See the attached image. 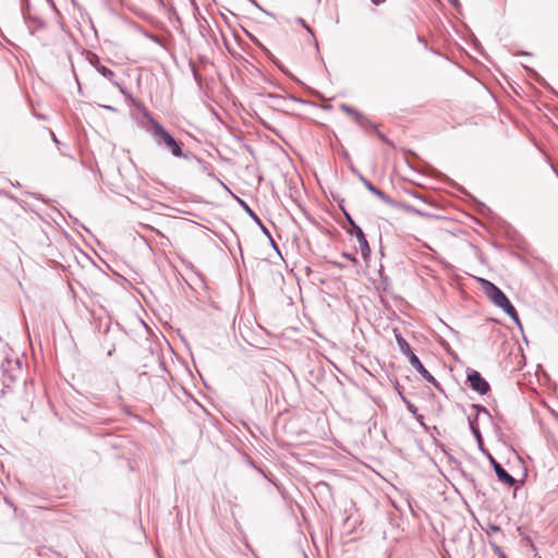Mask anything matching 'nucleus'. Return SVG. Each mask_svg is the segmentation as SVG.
<instances>
[{
	"mask_svg": "<svg viewBox=\"0 0 558 558\" xmlns=\"http://www.w3.org/2000/svg\"><path fill=\"white\" fill-rule=\"evenodd\" d=\"M147 132L151 135L156 145L167 148L174 157L189 159V156L182 149L183 144L177 141L168 130L151 117L149 118Z\"/></svg>",
	"mask_w": 558,
	"mask_h": 558,
	"instance_id": "1",
	"label": "nucleus"
},
{
	"mask_svg": "<svg viewBox=\"0 0 558 558\" xmlns=\"http://www.w3.org/2000/svg\"><path fill=\"white\" fill-rule=\"evenodd\" d=\"M396 341L399 347L400 352L405 355L411 364V366L429 384H432L436 389L441 390L440 384L437 379L425 368L422 364L417 355L412 351V348L408 343V341L403 338V336L395 329Z\"/></svg>",
	"mask_w": 558,
	"mask_h": 558,
	"instance_id": "2",
	"label": "nucleus"
},
{
	"mask_svg": "<svg viewBox=\"0 0 558 558\" xmlns=\"http://www.w3.org/2000/svg\"><path fill=\"white\" fill-rule=\"evenodd\" d=\"M482 286L487 298L498 307H500L508 316L519 324V316L515 307L507 298V295L493 282L483 279Z\"/></svg>",
	"mask_w": 558,
	"mask_h": 558,
	"instance_id": "3",
	"label": "nucleus"
},
{
	"mask_svg": "<svg viewBox=\"0 0 558 558\" xmlns=\"http://www.w3.org/2000/svg\"><path fill=\"white\" fill-rule=\"evenodd\" d=\"M268 379L269 376L265 372H257L250 378L248 387L253 403L263 404L268 401L270 396Z\"/></svg>",
	"mask_w": 558,
	"mask_h": 558,
	"instance_id": "4",
	"label": "nucleus"
},
{
	"mask_svg": "<svg viewBox=\"0 0 558 558\" xmlns=\"http://www.w3.org/2000/svg\"><path fill=\"white\" fill-rule=\"evenodd\" d=\"M344 218L350 226V229L348 230V233L351 236H355L361 248L362 257L366 260L371 256V247L366 240L365 233L363 232L362 228L355 222V220L352 218V216L344 211Z\"/></svg>",
	"mask_w": 558,
	"mask_h": 558,
	"instance_id": "5",
	"label": "nucleus"
},
{
	"mask_svg": "<svg viewBox=\"0 0 558 558\" xmlns=\"http://www.w3.org/2000/svg\"><path fill=\"white\" fill-rule=\"evenodd\" d=\"M466 383L472 390L480 395H486L490 390L489 383L475 369L466 371Z\"/></svg>",
	"mask_w": 558,
	"mask_h": 558,
	"instance_id": "6",
	"label": "nucleus"
},
{
	"mask_svg": "<svg viewBox=\"0 0 558 558\" xmlns=\"http://www.w3.org/2000/svg\"><path fill=\"white\" fill-rule=\"evenodd\" d=\"M360 181L363 183V185L366 187L367 191H369L372 194L377 196L379 199H381L387 205H395V199L384 193L381 190L377 189L371 181H368L364 175H360Z\"/></svg>",
	"mask_w": 558,
	"mask_h": 558,
	"instance_id": "7",
	"label": "nucleus"
},
{
	"mask_svg": "<svg viewBox=\"0 0 558 558\" xmlns=\"http://www.w3.org/2000/svg\"><path fill=\"white\" fill-rule=\"evenodd\" d=\"M97 72L106 80H108L113 86H116L122 95L129 96L126 88L116 80V74L112 70H110L106 65H102L99 66Z\"/></svg>",
	"mask_w": 558,
	"mask_h": 558,
	"instance_id": "8",
	"label": "nucleus"
},
{
	"mask_svg": "<svg viewBox=\"0 0 558 558\" xmlns=\"http://www.w3.org/2000/svg\"><path fill=\"white\" fill-rule=\"evenodd\" d=\"M23 16L25 22L28 24V28L31 29L32 34L46 27V22L43 19L38 16H32L29 12H23Z\"/></svg>",
	"mask_w": 558,
	"mask_h": 558,
	"instance_id": "9",
	"label": "nucleus"
},
{
	"mask_svg": "<svg viewBox=\"0 0 558 558\" xmlns=\"http://www.w3.org/2000/svg\"><path fill=\"white\" fill-rule=\"evenodd\" d=\"M495 474L508 487H512L515 484V478L501 464L495 465Z\"/></svg>",
	"mask_w": 558,
	"mask_h": 558,
	"instance_id": "10",
	"label": "nucleus"
},
{
	"mask_svg": "<svg viewBox=\"0 0 558 558\" xmlns=\"http://www.w3.org/2000/svg\"><path fill=\"white\" fill-rule=\"evenodd\" d=\"M390 207H393V208H400L407 213H410V214H413V215H416L418 217H426L428 216L425 211L423 210H420L417 208H415L414 206L408 204V203H403V202H398L395 199V205H389Z\"/></svg>",
	"mask_w": 558,
	"mask_h": 558,
	"instance_id": "11",
	"label": "nucleus"
},
{
	"mask_svg": "<svg viewBox=\"0 0 558 558\" xmlns=\"http://www.w3.org/2000/svg\"><path fill=\"white\" fill-rule=\"evenodd\" d=\"M468 421H469L470 429L478 442L480 449L482 451H484V448L482 445V434H481V430H480L478 424H477V415H475L474 417L469 416Z\"/></svg>",
	"mask_w": 558,
	"mask_h": 558,
	"instance_id": "12",
	"label": "nucleus"
},
{
	"mask_svg": "<svg viewBox=\"0 0 558 558\" xmlns=\"http://www.w3.org/2000/svg\"><path fill=\"white\" fill-rule=\"evenodd\" d=\"M340 110L351 116L354 120L366 121L365 114L347 104H341Z\"/></svg>",
	"mask_w": 558,
	"mask_h": 558,
	"instance_id": "13",
	"label": "nucleus"
},
{
	"mask_svg": "<svg viewBox=\"0 0 558 558\" xmlns=\"http://www.w3.org/2000/svg\"><path fill=\"white\" fill-rule=\"evenodd\" d=\"M525 70L532 75V77L541 84L543 87L553 90V87L546 82L544 77H542L535 70L525 66Z\"/></svg>",
	"mask_w": 558,
	"mask_h": 558,
	"instance_id": "14",
	"label": "nucleus"
},
{
	"mask_svg": "<svg viewBox=\"0 0 558 558\" xmlns=\"http://www.w3.org/2000/svg\"><path fill=\"white\" fill-rule=\"evenodd\" d=\"M242 207L245 209V211L248 214V216L253 219V221L258 225V226H262V220L252 210V208L242 199H239Z\"/></svg>",
	"mask_w": 558,
	"mask_h": 558,
	"instance_id": "15",
	"label": "nucleus"
},
{
	"mask_svg": "<svg viewBox=\"0 0 558 558\" xmlns=\"http://www.w3.org/2000/svg\"><path fill=\"white\" fill-rule=\"evenodd\" d=\"M356 124H359L360 128H362L363 130H366L367 128H371V129H374V130H377V124H375L374 122H372L367 117H366V121H360V120H354Z\"/></svg>",
	"mask_w": 558,
	"mask_h": 558,
	"instance_id": "16",
	"label": "nucleus"
},
{
	"mask_svg": "<svg viewBox=\"0 0 558 558\" xmlns=\"http://www.w3.org/2000/svg\"><path fill=\"white\" fill-rule=\"evenodd\" d=\"M88 61L90 65L98 71L99 66H102L104 64L100 62V58L96 53H92L88 58Z\"/></svg>",
	"mask_w": 558,
	"mask_h": 558,
	"instance_id": "17",
	"label": "nucleus"
},
{
	"mask_svg": "<svg viewBox=\"0 0 558 558\" xmlns=\"http://www.w3.org/2000/svg\"><path fill=\"white\" fill-rule=\"evenodd\" d=\"M402 401L405 403L409 412L412 413L413 415H416L417 408L411 401H409L405 397H402Z\"/></svg>",
	"mask_w": 558,
	"mask_h": 558,
	"instance_id": "18",
	"label": "nucleus"
},
{
	"mask_svg": "<svg viewBox=\"0 0 558 558\" xmlns=\"http://www.w3.org/2000/svg\"><path fill=\"white\" fill-rule=\"evenodd\" d=\"M490 545L494 549V553L498 556V558H502V556L506 555L501 547H499L497 544L490 543Z\"/></svg>",
	"mask_w": 558,
	"mask_h": 558,
	"instance_id": "19",
	"label": "nucleus"
},
{
	"mask_svg": "<svg viewBox=\"0 0 558 558\" xmlns=\"http://www.w3.org/2000/svg\"><path fill=\"white\" fill-rule=\"evenodd\" d=\"M490 545L494 549V553L498 556V558H502V556L506 555L501 547H499L497 544L490 543Z\"/></svg>",
	"mask_w": 558,
	"mask_h": 558,
	"instance_id": "20",
	"label": "nucleus"
},
{
	"mask_svg": "<svg viewBox=\"0 0 558 558\" xmlns=\"http://www.w3.org/2000/svg\"><path fill=\"white\" fill-rule=\"evenodd\" d=\"M342 256H343L345 259H348V260H350V262H352V263H354V264H357V263H359V262H357V258H356L353 254H351V253L343 252V253H342Z\"/></svg>",
	"mask_w": 558,
	"mask_h": 558,
	"instance_id": "21",
	"label": "nucleus"
},
{
	"mask_svg": "<svg viewBox=\"0 0 558 558\" xmlns=\"http://www.w3.org/2000/svg\"><path fill=\"white\" fill-rule=\"evenodd\" d=\"M298 22L310 33L313 34L312 28L305 23V21L301 17L298 19Z\"/></svg>",
	"mask_w": 558,
	"mask_h": 558,
	"instance_id": "22",
	"label": "nucleus"
},
{
	"mask_svg": "<svg viewBox=\"0 0 558 558\" xmlns=\"http://www.w3.org/2000/svg\"><path fill=\"white\" fill-rule=\"evenodd\" d=\"M476 412H484L485 414H488V411L485 409V407L481 405V404H473L472 405Z\"/></svg>",
	"mask_w": 558,
	"mask_h": 558,
	"instance_id": "23",
	"label": "nucleus"
},
{
	"mask_svg": "<svg viewBox=\"0 0 558 558\" xmlns=\"http://www.w3.org/2000/svg\"><path fill=\"white\" fill-rule=\"evenodd\" d=\"M250 465L253 466L258 473L263 474L264 477H267L264 471L258 468L253 460H250Z\"/></svg>",
	"mask_w": 558,
	"mask_h": 558,
	"instance_id": "24",
	"label": "nucleus"
},
{
	"mask_svg": "<svg viewBox=\"0 0 558 558\" xmlns=\"http://www.w3.org/2000/svg\"><path fill=\"white\" fill-rule=\"evenodd\" d=\"M259 228L262 229V231L265 235H267L270 240H272L269 230L265 227V225L263 222H262V226H259ZM271 242L274 243V241H271Z\"/></svg>",
	"mask_w": 558,
	"mask_h": 558,
	"instance_id": "25",
	"label": "nucleus"
},
{
	"mask_svg": "<svg viewBox=\"0 0 558 558\" xmlns=\"http://www.w3.org/2000/svg\"><path fill=\"white\" fill-rule=\"evenodd\" d=\"M252 4H254L258 10L263 11L266 14H269L266 10H264L256 0H248Z\"/></svg>",
	"mask_w": 558,
	"mask_h": 558,
	"instance_id": "26",
	"label": "nucleus"
},
{
	"mask_svg": "<svg viewBox=\"0 0 558 558\" xmlns=\"http://www.w3.org/2000/svg\"><path fill=\"white\" fill-rule=\"evenodd\" d=\"M316 488L317 489L325 488V489L329 490V485L325 482H322V483L317 484Z\"/></svg>",
	"mask_w": 558,
	"mask_h": 558,
	"instance_id": "27",
	"label": "nucleus"
},
{
	"mask_svg": "<svg viewBox=\"0 0 558 558\" xmlns=\"http://www.w3.org/2000/svg\"><path fill=\"white\" fill-rule=\"evenodd\" d=\"M489 530H490L493 533H498V532H500V531H501L500 526H498V525H494V524L489 526Z\"/></svg>",
	"mask_w": 558,
	"mask_h": 558,
	"instance_id": "28",
	"label": "nucleus"
},
{
	"mask_svg": "<svg viewBox=\"0 0 558 558\" xmlns=\"http://www.w3.org/2000/svg\"><path fill=\"white\" fill-rule=\"evenodd\" d=\"M288 98L295 102H303V100L301 98L293 96V95H289Z\"/></svg>",
	"mask_w": 558,
	"mask_h": 558,
	"instance_id": "29",
	"label": "nucleus"
},
{
	"mask_svg": "<svg viewBox=\"0 0 558 558\" xmlns=\"http://www.w3.org/2000/svg\"><path fill=\"white\" fill-rule=\"evenodd\" d=\"M338 205H339V208L341 209V211L344 214V211H347V209L344 208V199H340L338 202Z\"/></svg>",
	"mask_w": 558,
	"mask_h": 558,
	"instance_id": "30",
	"label": "nucleus"
},
{
	"mask_svg": "<svg viewBox=\"0 0 558 558\" xmlns=\"http://www.w3.org/2000/svg\"><path fill=\"white\" fill-rule=\"evenodd\" d=\"M489 461H490V464L493 466V469L495 470V465L497 464H500L498 461H496L495 458H493L492 456H489Z\"/></svg>",
	"mask_w": 558,
	"mask_h": 558,
	"instance_id": "31",
	"label": "nucleus"
},
{
	"mask_svg": "<svg viewBox=\"0 0 558 558\" xmlns=\"http://www.w3.org/2000/svg\"><path fill=\"white\" fill-rule=\"evenodd\" d=\"M450 3H451L456 9H459V8H460V2H459V0H450Z\"/></svg>",
	"mask_w": 558,
	"mask_h": 558,
	"instance_id": "32",
	"label": "nucleus"
},
{
	"mask_svg": "<svg viewBox=\"0 0 558 558\" xmlns=\"http://www.w3.org/2000/svg\"><path fill=\"white\" fill-rule=\"evenodd\" d=\"M377 135H378V137H379L383 142L388 143V140H387V137L385 136V134H383V133L378 132V133H377Z\"/></svg>",
	"mask_w": 558,
	"mask_h": 558,
	"instance_id": "33",
	"label": "nucleus"
},
{
	"mask_svg": "<svg viewBox=\"0 0 558 558\" xmlns=\"http://www.w3.org/2000/svg\"><path fill=\"white\" fill-rule=\"evenodd\" d=\"M102 108L106 110H109V111H117V109L114 107L109 106V105H104Z\"/></svg>",
	"mask_w": 558,
	"mask_h": 558,
	"instance_id": "34",
	"label": "nucleus"
},
{
	"mask_svg": "<svg viewBox=\"0 0 558 558\" xmlns=\"http://www.w3.org/2000/svg\"><path fill=\"white\" fill-rule=\"evenodd\" d=\"M268 97L271 99H281L282 98L280 95H277V94H268Z\"/></svg>",
	"mask_w": 558,
	"mask_h": 558,
	"instance_id": "35",
	"label": "nucleus"
},
{
	"mask_svg": "<svg viewBox=\"0 0 558 558\" xmlns=\"http://www.w3.org/2000/svg\"><path fill=\"white\" fill-rule=\"evenodd\" d=\"M4 377H5V378L8 377L11 381L15 380V376H14V375H12V374H7V372H5V371H4Z\"/></svg>",
	"mask_w": 558,
	"mask_h": 558,
	"instance_id": "36",
	"label": "nucleus"
},
{
	"mask_svg": "<svg viewBox=\"0 0 558 558\" xmlns=\"http://www.w3.org/2000/svg\"><path fill=\"white\" fill-rule=\"evenodd\" d=\"M371 1H372V3H373L374 5H380V4H381V3H384L386 0H371Z\"/></svg>",
	"mask_w": 558,
	"mask_h": 558,
	"instance_id": "37",
	"label": "nucleus"
},
{
	"mask_svg": "<svg viewBox=\"0 0 558 558\" xmlns=\"http://www.w3.org/2000/svg\"><path fill=\"white\" fill-rule=\"evenodd\" d=\"M396 389H397L398 393L400 395V397L402 398L403 396H402V393H401V391H400V385H399V383H397V384H396Z\"/></svg>",
	"mask_w": 558,
	"mask_h": 558,
	"instance_id": "38",
	"label": "nucleus"
},
{
	"mask_svg": "<svg viewBox=\"0 0 558 558\" xmlns=\"http://www.w3.org/2000/svg\"><path fill=\"white\" fill-rule=\"evenodd\" d=\"M52 140H53V142H54L57 145H59V144H60V142H59V140L57 138V136L54 135V133H52Z\"/></svg>",
	"mask_w": 558,
	"mask_h": 558,
	"instance_id": "39",
	"label": "nucleus"
},
{
	"mask_svg": "<svg viewBox=\"0 0 558 558\" xmlns=\"http://www.w3.org/2000/svg\"><path fill=\"white\" fill-rule=\"evenodd\" d=\"M417 40H418L420 43H423V44L426 46L425 40H424L421 36H418V37H417Z\"/></svg>",
	"mask_w": 558,
	"mask_h": 558,
	"instance_id": "40",
	"label": "nucleus"
},
{
	"mask_svg": "<svg viewBox=\"0 0 558 558\" xmlns=\"http://www.w3.org/2000/svg\"><path fill=\"white\" fill-rule=\"evenodd\" d=\"M354 174H355L359 179H360V175H363L359 170H356Z\"/></svg>",
	"mask_w": 558,
	"mask_h": 558,
	"instance_id": "41",
	"label": "nucleus"
},
{
	"mask_svg": "<svg viewBox=\"0 0 558 558\" xmlns=\"http://www.w3.org/2000/svg\"><path fill=\"white\" fill-rule=\"evenodd\" d=\"M412 195L418 199H423L420 195H417L416 193H412Z\"/></svg>",
	"mask_w": 558,
	"mask_h": 558,
	"instance_id": "42",
	"label": "nucleus"
},
{
	"mask_svg": "<svg viewBox=\"0 0 558 558\" xmlns=\"http://www.w3.org/2000/svg\"><path fill=\"white\" fill-rule=\"evenodd\" d=\"M350 169H351V171H352L353 173H355V171L357 170V169H356V168H354V167H350Z\"/></svg>",
	"mask_w": 558,
	"mask_h": 558,
	"instance_id": "43",
	"label": "nucleus"
},
{
	"mask_svg": "<svg viewBox=\"0 0 558 558\" xmlns=\"http://www.w3.org/2000/svg\"><path fill=\"white\" fill-rule=\"evenodd\" d=\"M278 68H279V70H280L281 72L286 73V71H284V69H283L282 66L278 65Z\"/></svg>",
	"mask_w": 558,
	"mask_h": 558,
	"instance_id": "44",
	"label": "nucleus"
},
{
	"mask_svg": "<svg viewBox=\"0 0 558 558\" xmlns=\"http://www.w3.org/2000/svg\"><path fill=\"white\" fill-rule=\"evenodd\" d=\"M335 265H337L338 267H342V264L339 263H335Z\"/></svg>",
	"mask_w": 558,
	"mask_h": 558,
	"instance_id": "45",
	"label": "nucleus"
}]
</instances>
